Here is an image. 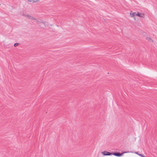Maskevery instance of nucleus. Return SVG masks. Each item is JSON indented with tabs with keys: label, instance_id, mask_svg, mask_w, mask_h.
<instances>
[{
	"label": "nucleus",
	"instance_id": "5",
	"mask_svg": "<svg viewBox=\"0 0 157 157\" xmlns=\"http://www.w3.org/2000/svg\"><path fill=\"white\" fill-rule=\"evenodd\" d=\"M28 17L30 19H32V20H36V18H35L33 17H32L28 15Z\"/></svg>",
	"mask_w": 157,
	"mask_h": 157
},
{
	"label": "nucleus",
	"instance_id": "11",
	"mask_svg": "<svg viewBox=\"0 0 157 157\" xmlns=\"http://www.w3.org/2000/svg\"><path fill=\"white\" fill-rule=\"evenodd\" d=\"M29 2H31V0H28Z\"/></svg>",
	"mask_w": 157,
	"mask_h": 157
},
{
	"label": "nucleus",
	"instance_id": "1",
	"mask_svg": "<svg viewBox=\"0 0 157 157\" xmlns=\"http://www.w3.org/2000/svg\"><path fill=\"white\" fill-rule=\"evenodd\" d=\"M101 153L104 156L111 155H112V153L106 151H103L101 152Z\"/></svg>",
	"mask_w": 157,
	"mask_h": 157
},
{
	"label": "nucleus",
	"instance_id": "3",
	"mask_svg": "<svg viewBox=\"0 0 157 157\" xmlns=\"http://www.w3.org/2000/svg\"><path fill=\"white\" fill-rule=\"evenodd\" d=\"M136 16H138L140 17H144V14L143 13H138L136 14Z\"/></svg>",
	"mask_w": 157,
	"mask_h": 157
},
{
	"label": "nucleus",
	"instance_id": "8",
	"mask_svg": "<svg viewBox=\"0 0 157 157\" xmlns=\"http://www.w3.org/2000/svg\"><path fill=\"white\" fill-rule=\"evenodd\" d=\"M135 153L136 154H137V155H139L140 156L142 157H144V155H143L141 154L138 153V152H136Z\"/></svg>",
	"mask_w": 157,
	"mask_h": 157
},
{
	"label": "nucleus",
	"instance_id": "10",
	"mask_svg": "<svg viewBox=\"0 0 157 157\" xmlns=\"http://www.w3.org/2000/svg\"><path fill=\"white\" fill-rule=\"evenodd\" d=\"M36 2V1H34V0H33V2L34 3Z\"/></svg>",
	"mask_w": 157,
	"mask_h": 157
},
{
	"label": "nucleus",
	"instance_id": "9",
	"mask_svg": "<svg viewBox=\"0 0 157 157\" xmlns=\"http://www.w3.org/2000/svg\"><path fill=\"white\" fill-rule=\"evenodd\" d=\"M18 45V43H15L14 44V47H16Z\"/></svg>",
	"mask_w": 157,
	"mask_h": 157
},
{
	"label": "nucleus",
	"instance_id": "2",
	"mask_svg": "<svg viewBox=\"0 0 157 157\" xmlns=\"http://www.w3.org/2000/svg\"><path fill=\"white\" fill-rule=\"evenodd\" d=\"M123 153H120L119 152H113L112 153V155H115L116 156H117L118 157H120L122 155Z\"/></svg>",
	"mask_w": 157,
	"mask_h": 157
},
{
	"label": "nucleus",
	"instance_id": "6",
	"mask_svg": "<svg viewBox=\"0 0 157 157\" xmlns=\"http://www.w3.org/2000/svg\"><path fill=\"white\" fill-rule=\"evenodd\" d=\"M136 13H133L132 14L130 13V15L131 17H134L136 15Z\"/></svg>",
	"mask_w": 157,
	"mask_h": 157
},
{
	"label": "nucleus",
	"instance_id": "4",
	"mask_svg": "<svg viewBox=\"0 0 157 157\" xmlns=\"http://www.w3.org/2000/svg\"><path fill=\"white\" fill-rule=\"evenodd\" d=\"M36 20V22L37 24H39L40 23H43L44 24V21H41V20Z\"/></svg>",
	"mask_w": 157,
	"mask_h": 157
},
{
	"label": "nucleus",
	"instance_id": "7",
	"mask_svg": "<svg viewBox=\"0 0 157 157\" xmlns=\"http://www.w3.org/2000/svg\"><path fill=\"white\" fill-rule=\"evenodd\" d=\"M146 39L149 41L153 42V40H152V39L150 37H147L146 38Z\"/></svg>",
	"mask_w": 157,
	"mask_h": 157
}]
</instances>
